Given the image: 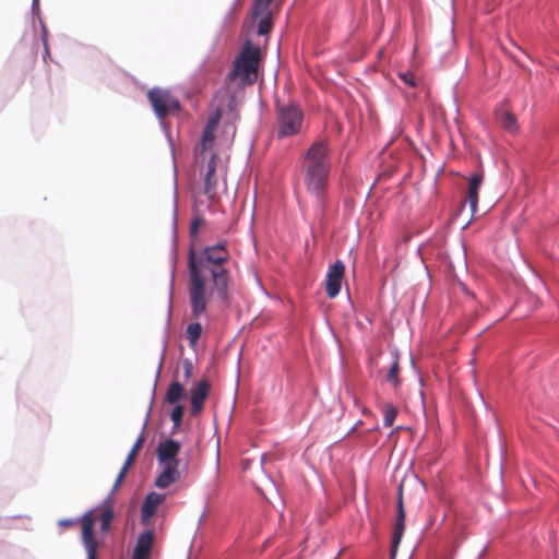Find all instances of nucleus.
<instances>
[{
    "mask_svg": "<svg viewBox=\"0 0 559 559\" xmlns=\"http://www.w3.org/2000/svg\"><path fill=\"white\" fill-rule=\"evenodd\" d=\"M114 516V504L111 499L108 498L100 507L88 510L78 520L62 519L58 524L61 527H71L75 524H80L81 539L87 554L86 559H97L99 544L94 535L95 523L99 520L100 530L105 533L110 528Z\"/></svg>",
    "mask_w": 559,
    "mask_h": 559,
    "instance_id": "nucleus-2",
    "label": "nucleus"
},
{
    "mask_svg": "<svg viewBox=\"0 0 559 559\" xmlns=\"http://www.w3.org/2000/svg\"><path fill=\"white\" fill-rule=\"evenodd\" d=\"M185 388L179 381H173L166 392L165 402L171 405L178 404L183 396Z\"/></svg>",
    "mask_w": 559,
    "mask_h": 559,
    "instance_id": "nucleus-15",
    "label": "nucleus"
},
{
    "mask_svg": "<svg viewBox=\"0 0 559 559\" xmlns=\"http://www.w3.org/2000/svg\"><path fill=\"white\" fill-rule=\"evenodd\" d=\"M202 334V325L200 322H190L186 329V338L191 346H194L200 340Z\"/></svg>",
    "mask_w": 559,
    "mask_h": 559,
    "instance_id": "nucleus-18",
    "label": "nucleus"
},
{
    "mask_svg": "<svg viewBox=\"0 0 559 559\" xmlns=\"http://www.w3.org/2000/svg\"><path fill=\"white\" fill-rule=\"evenodd\" d=\"M500 121L507 131L513 132L516 130V118L511 111H502L499 114Z\"/></svg>",
    "mask_w": 559,
    "mask_h": 559,
    "instance_id": "nucleus-20",
    "label": "nucleus"
},
{
    "mask_svg": "<svg viewBox=\"0 0 559 559\" xmlns=\"http://www.w3.org/2000/svg\"><path fill=\"white\" fill-rule=\"evenodd\" d=\"M399 76L406 85L411 87L417 86L416 76L412 71L400 72Z\"/></svg>",
    "mask_w": 559,
    "mask_h": 559,
    "instance_id": "nucleus-25",
    "label": "nucleus"
},
{
    "mask_svg": "<svg viewBox=\"0 0 559 559\" xmlns=\"http://www.w3.org/2000/svg\"><path fill=\"white\" fill-rule=\"evenodd\" d=\"M400 365L397 357L393 360L388 373H386V381L392 383L394 386H397L400 384Z\"/></svg>",
    "mask_w": 559,
    "mask_h": 559,
    "instance_id": "nucleus-22",
    "label": "nucleus"
},
{
    "mask_svg": "<svg viewBox=\"0 0 559 559\" xmlns=\"http://www.w3.org/2000/svg\"><path fill=\"white\" fill-rule=\"evenodd\" d=\"M128 471H129V467L122 466V468L119 472L118 477H117V479L115 481L114 489H117L120 486V484L123 481Z\"/></svg>",
    "mask_w": 559,
    "mask_h": 559,
    "instance_id": "nucleus-29",
    "label": "nucleus"
},
{
    "mask_svg": "<svg viewBox=\"0 0 559 559\" xmlns=\"http://www.w3.org/2000/svg\"><path fill=\"white\" fill-rule=\"evenodd\" d=\"M185 407L180 404H176L171 411L170 418L174 423L175 428H178L182 421Z\"/></svg>",
    "mask_w": 559,
    "mask_h": 559,
    "instance_id": "nucleus-24",
    "label": "nucleus"
},
{
    "mask_svg": "<svg viewBox=\"0 0 559 559\" xmlns=\"http://www.w3.org/2000/svg\"><path fill=\"white\" fill-rule=\"evenodd\" d=\"M404 531H405V510H404V506H403V487L401 485L399 487L397 513H396V520H395V524H394L392 545H391V551H390L391 559H394L397 554V549H399L400 543L402 540Z\"/></svg>",
    "mask_w": 559,
    "mask_h": 559,
    "instance_id": "nucleus-9",
    "label": "nucleus"
},
{
    "mask_svg": "<svg viewBox=\"0 0 559 559\" xmlns=\"http://www.w3.org/2000/svg\"><path fill=\"white\" fill-rule=\"evenodd\" d=\"M147 98L156 114L160 119L169 114L177 112L180 104L168 91L162 88H152L147 93Z\"/></svg>",
    "mask_w": 559,
    "mask_h": 559,
    "instance_id": "nucleus-8",
    "label": "nucleus"
},
{
    "mask_svg": "<svg viewBox=\"0 0 559 559\" xmlns=\"http://www.w3.org/2000/svg\"><path fill=\"white\" fill-rule=\"evenodd\" d=\"M166 496L164 493H157V492H150L141 508V518L142 521L145 523L148 521L156 512L157 508L165 501Z\"/></svg>",
    "mask_w": 559,
    "mask_h": 559,
    "instance_id": "nucleus-13",
    "label": "nucleus"
},
{
    "mask_svg": "<svg viewBox=\"0 0 559 559\" xmlns=\"http://www.w3.org/2000/svg\"><path fill=\"white\" fill-rule=\"evenodd\" d=\"M181 444L174 439H167L158 443L156 455L162 472L156 477V487L165 489L180 479V461L178 459Z\"/></svg>",
    "mask_w": 559,
    "mask_h": 559,
    "instance_id": "nucleus-4",
    "label": "nucleus"
},
{
    "mask_svg": "<svg viewBox=\"0 0 559 559\" xmlns=\"http://www.w3.org/2000/svg\"><path fill=\"white\" fill-rule=\"evenodd\" d=\"M397 408L391 404L386 403L383 406V423L385 427H391L396 418Z\"/></svg>",
    "mask_w": 559,
    "mask_h": 559,
    "instance_id": "nucleus-21",
    "label": "nucleus"
},
{
    "mask_svg": "<svg viewBox=\"0 0 559 559\" xmlns=\"http://www.w3.org/2000/svg\"><path fill=\"white\" fill-rule=\"evenodd\" d=\"M252 15L254 19H259L258 34L259 35H267L272 31V27H273L271 11H267L264 14H252Z\"/></svg>",
    "mask_w": 559,
    "mask_h": 559,
    "instance_id": "nucleus-16",
    "label": "nucleus"
},
{
    "mask_svg": "<svg viewBox=\"0 0 559 559\" xmlns=\"http://www.w3.org/2000/svg\"><path fill=\"white\" fill-rule=\"evenodd\" d=\"M45 49H46V53L48 55L49 50H48V47H47V43H45Z\"/></svg>",
    "mask_w": 559,
    "mask_h": 559,
    "instance_id": "nucleus-30",
    "label": "nucleus"
},
{
    "mask_svg": "<svg viewBox=\"0 0 559 559\" xmlns=\"http://www.w3.org/2000/svg\"><path fill=\"white\" fill-rule=\"evenodd\" d=\"M304 111L296 103L277 104L275 109L278 139L295 136L301 132Z\"/></svg>",
    "mask_w": 559,
    "mask_h": 559,
    "instance_id": "nucleus-5",
    "label": "nucleus"
},
{
    "mask_svg": "<svg viewBox=\"0 0 559 559\" xmlns=\"http://www.w3.org/2000/svg\"><path fill=\"white\" fill-rule=\"evenodd\" d=\"M144 441H145V436L144 433L142 432L136 441L134 442L131 451L129 452L127 459H126V462L123 464V466L126 467H131V465L134 463L136 456H138V453L140 452V450L142 449L143 444H144Z\"/></svg>",
    "mask_w": 559,
    "mask_h": 559,
    "instance_id": "nucleus-19",
    "label": "nucleus"
},
{
    "mask_svg": "<svg viewBox=\"0 0 559 559\" xmlns=\"http://www.w3.org/2000/svg\"><path fill=\"white\" fill-rule=\"evenodd\" d=\"M345 265L342 261L337 260L335 263L330 265L326 280H325V290L326 295L330 298H334L340 294L342 281L344 277Z\"/></svg>",
    "mask_w": 559,
    "mask_h": 559,
    "instance_id": "nucleus-10",
    "label": "nucleus"
},
{
    "mask_svg": "<svg viewBox=\"0 0 559 559\" xmlns=\"http://www.w3.org/2000/svg\"><path fill=\"white\" fill-rule=\"evenodd\" d=\"M204 224V219L200 215H195L191 222L190 226V235L191 237H197L199 234V228Z\"/></svg>",
    "mask_w": 559,
    "mask_h": 559,
    "instance_id": "nucleus-26",
    "label": "nucleus"
},
{
    "mask_svg": "<svg viewBox=\"0 0 559 559\" xmlns=\"http://www.w3.org/2000/svg\"><path fill=\"white\" fill-rule=\"evenodd\" d=\"M154 545L153 531H146L139 535L132 559H151Z\"/></svg>",
    "mask_w": 559,
    "mask_h": 559,
    "instance_id": "nucleus-12",
    "label": "nucleus"
},
{
    "mask_svg": "<svg viewBox=\"0 0 559 559\" xmlns=\"http://www.w3.org/2000/svg\"><path fill=\"white\" fill-rule=\"evenodd\" d=\"M261 60L259 47L247 41L235 61L230 78L239 80L242 84H253L258 78V68Z\"/></svg>",
    "mask_w": 559,
    "mask_h": 559,
    "instance_id": "nucleus-6",
    "label": "nucleus"
},
{
    "mask_svg": "<svg viewBox=\"0 0 559 559\" xmlns=\"http://www.w3.org/2000/svg\"><path fill=\"white\" fill-rule=\"evenodd\" d=\"M302 171L307 190L316 194L318 201L322 203L323 192L328 188L331 171V162L325 142H314L307 150L304 155Z\"/></svg>",
    "mask_w": 559,
    "mask_h": 559,
    "instance_id": "nucleus-3",
    "label": "nucleus"
},
{
    "mask_svg": "<svg viewBox=\"0 0 559 559\" xmlns=\"http://www.w3.org/2000/svg\"><path fill=\"white\" fill-rule=\"evenodd\" d=\"M484 176L480 173H475L469 178V185L466 193V200L469 203L471 213L474 215L478 204V192L483 183Z\"/></svg>",
    "mask_w": 559,
    "mask_h": 559,
    "instance_id": "nucleus-14",
    "label": "nucleus"
},
{
    "mask_svg": "<svg viewBox=\"0 0 559 559\" xmlns=\"http://www.w3.org/2000/svg\"><path fill=\"white\" fill-rule=\"evenodd\" d=\"M215 139V132L203 130L202 133V142H201V152H200V158L205 160L207 157V151H210L213 146ZM197 162L199 163V157H197Z\"/></svg>",
    "mask_w": 559,
    "mask_h": 559,
    "instance_id": "nucleus-17",
    "label": "nucleus"
},
{
    "mask_svg": "<svg viewBox=\"0 0 559 559\" xmlns=\"http://www.w3.org/2000/svg\"><path fill=\"white\" fill-rule=\"evenodd\" d=\"M182 368H183L185 380H189L193 373V365H192L191 360L185 359L182 361Z\"/></svg>",
    "mask_w": 559,
    "mask_h": 559,
    "instance_id": "nucleus-27",
    "label": "nucleus"
},
{
    "mask_svg": "<svg viewBox=\"0 0 559 559\" xmlns=\"http://www.w3.org/2000/svg\"><path fill=\"white\" fill-rule=\"evenodd\" d=\"M273 0H254L252 14H264L270 10Z\"/></svg>",
    "mask_w": 559,
    "mask_h": 559,
    "instance_id": "nucleus-23",
    "label": "nucleus"
},
{
    "mask_svg": "<svg viewBox=\"0 0 559 559\" xmlns=\"http://www.w3.org/2000/svg\"><path fill=\"white\" fill-rule=\"evenodd\" d=\"M218 119L219 117L216 116V117H211L207 122H206V126H205V130H209V131H213L215 132L216 129H217V126H218Z\"/></svg>",
    "mask_w": 559,
    "mask_h": 559,
    "instance_id": "nucleus-28",
    "label": "nucleus"
},
{
    "mask_svg": "<svg viewBox=\"0 0 559 559\" xmlns=\"http://www.w3.org/2000/svg\"><path fill=\"white\" fill-rule=\"evenodd\" d=\"M210 392V383L206 379L200 380L193 388L190 390V401H191V414L198 415L204 405V402Z\"/></svg>",
    "mask_w": 559,
    "mask_h": 559,
    "instance_id": "nucleus-11",
    "label": "nucleus"
},
{
    "mask_svg": "<svg viewBox=\"0 0 559 559\" xmlns=\"http://www.w3.org/2000/svg\"><path fill=\"white\" fill-rule=\"evenodd\" d=\"M229 258V251L223 242L205 247L199 257L193 249L190 250L188 293L193 319L206 317L214 294L224 302L228 300L230 275L226 263Z\"/></svg>",
    "mask_w": 559,
    "mask_h": 559,
    "instance_id": "nucleus-1",
    "label": "nucleus"
},
{
    "mask_svg": "<svg viewBox=\"0 0 559 559\" xmlns=\"http://www.w3.org/2000/svg\"><path fill=\"white\" fill-rule=\"evenodd\" d=\"M221 162L218 155L214 152H210L209 158L202 159L200 167V174L203 182V193L212 202L218 199V188L221 180L225 185V169L223 166H218Z\"/></svg>",
    "mask_w": 559,
    "mask_h": 559,
    "instance_id": "nucleus-7",
    "label": "nucleus"
}]
</instances>
